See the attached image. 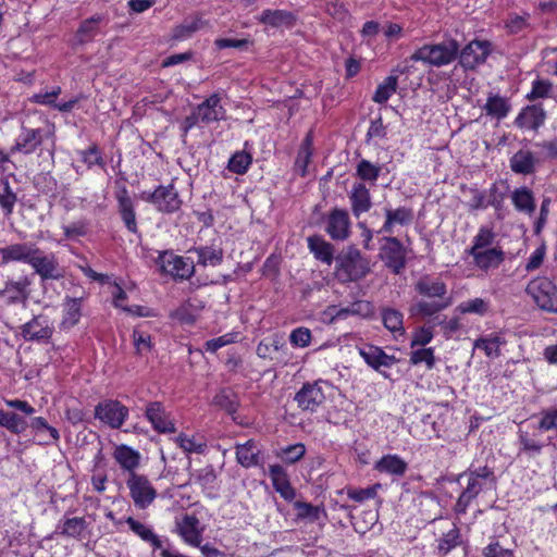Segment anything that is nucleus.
I'll use <instances>...</instances> for the list:
<instances>
[{
    "mask_svg": "<svg viewBox=\"0 0 557 557\" xmlns=\"http://www.w3.org/2000/svg\"><path fill=\"white\" fill-rule=\"evenodd\" d=\"M410 363L413 366L425 363L429 370L433 369L436 363L433 348H420L410 352Z\"/></svg>",
    "mask_w": 557,
    "mask_h": 557,
    "instance_id": "obj_54",
    "label": "nucleus"
},
{
    "mask_svg": "<svg viewBox=\"0 0 557 557\" xmlns=\"http://www.w3.org/2000/svg\"><path fill=\"white\" fill-rule=\"evenodd\" d=\"M351 211L356 218L368 212L372 207L370 190L363 183H355L349 194Z\"/></svg>",
    "mask_w": 557,
    "mask_h": 557,
    "instance_id": "obj_27",
    "label": "nucleus"
},
{
    "mask_svg": "<svg viewBox=\"0 0 557 557\" xmlns=\"http://www.w3.org/2000/svg\"><path fill=\"white\" fill-rule=\"evenodd\" d=\"M37 245L32 242L14 243L4 247H0L1 264L11 262H23L29 264Z\"/></svg>",
    "mask_w": 557,
    "mask_h": 557,
    "instance_id": "obj_19",
    "label": "nucleus"
},
{
    "mask_svg": "<svg viewBox=\"0 0 557 557\" xmlns=\"http://www.w3.org/2000/svg\"><path fill=\"white\" fill-rule=\"evenodd\" d=\"M29 265L34 269V274L39 275L41 283L49 280L58 281L64 276L54 253H46L38 246L29 261Z\"/></svg>",
    "mask_w": 557,
    "mask_h": 557,
    "instance_id": "obj_11",
    "label": "nucleus"
},
{
    "mask_svg": "<svg viewBox=\"0 0 557 557\" xmlns=\"http://www.w3.org/2000/svg\"><path fill=\"white\" fill-rule=\"evenodd\" d=\"M125 522L136 535H138L143 541L150 543L154 549H160L161 552L162 548H164L162 541L157 534H154L150 527L141 523L133 517H128Z\"/></svg>",
    "mask_w": 557,
    "mask_h": 557,
    "instance_id": "obj_40",
    "label": "nucleus"
},
{
    "mask_svg": "<svg viewBox=\"0 0 557 557\" xmlns=\"http://www.w3.org/2000/svg\"><path fill=\"white\" fill-rule=\"evenodd\" d=\"M115 199L117 201V212L127 231L133 234H139L136 220L135 205L125 186H122L115 193Z\"/></svg>",
    "mask_w": 557,
    "mask_h": 557,
    "instance_id": "obj_18",
    "label": "nucleus"
},
{
    "mask_svg": "<svg viewBox=\"0 0 557 557\" xmlns=\"http://www.w3.org/2000/svg\"><path fill=\"white\" fill-rule=\"evenodd\" d=\"M133 342L138 355H141L145 351H150L152 348L151 336L146 332L134 330Z\"/></svg>",
    "mask_w": 557,
    "mask_h": 557,
    "instance_id": "obj_62",
    "label": "nucleus"
},
{
    "mask_svg": "<svg viewBox=\"0 0 557 557\" xmlns=\"http://www.w3.org/2000/svg\"><path fill=\"white\" fill-rule=\"evenodd\" d=\"M334 270L341 283L358 282L371 272V263L355 245H349L336 255Z\"/></svg>",
    "mask_w": 557,
    "mask_h": 557,
    "instance_id": "obj_2",
    "label": "nucleus"
},
{
    "mask_svg": "<svg viewBox=\"0 0 557 557\" xmlns=\"http://www.w3.org/2000/svg\"><path fill=\"white\" fill-rule=\"evenodd\" d=\"M258 21L274 28H292L296 24L297 17L292 11L267 9L262 11Z\"/></svg>",
    "mask_w": 557,
    "mask_h": 557,
    "instance_id": "obj_26",
    "label": "nucleus"
},
{
    "mask_svg": "<svg viewBox=\"0 0 557 557\" xmlns=\"http://www.w3.org/2000/svg\"><path fill=\"white\" fill-rule=\"evenodd\" d=\"M294 509L297 511L296 520L307 523L319 522L322 518L326 519V510L323 505L315 506L306 502H294Z\"/></svg>",
    "mask_w": 557,
    "mask_h": 557,
    "instance_id": "obj_34",
    "label": "nucleus"
},
{
    "mask_svg": "<svg viewBox=\"0 0 557 557\" xmlns=\"http://www.w3.org/2000/svg\"><path fill=\"white\" fill-rule=\"evenodd\" d=\"M216 478L218 475L212 465H208L190 474V481L200 485L208 496H213Z\"/></svg>",
    "mask_w": 557,
    "mask_h": 557,
    "instance_id": "obj_39",
    "label": "nucleus"
},
{
    "mask_svg": "<svg viewBox=\"0 0 557 557\" xmlns=\"http://www.w3.org/2000/svg\"><path fill=\"white\" fill-rule=\"evenodd\" d=\"M82 161L88 166L98 165L100 168L106 166V162L100 153V150L96 144H92L88 149L79 152Z\"/></svg>",
    "mask_w": 557,
    "mask_h": 557,
    "instance_id": "obj_57",
    "label": "nucleus"
},
{
    "mask_svg": "<svg viewBox=\"0 0 557 557\" xmlns=\"http://www.w3.org/2000/svg\"><path fill=\"white\" fill-rule=\"evenodd\" d=\"M322 381L305 383L295 394L294 400L302 411L315 412L325 401V395L322 388Z\"/></svg>",
    "mask_w": 557,
    "mask_h": 557,
    "instance_id": "obj_14",
    "label": "nucleus"
},
{
    "mask_svg": "<svg viewBox=\"0 0 557 557\" xmlns=\"http://www.w3.org/2000/svg\"><path fill=\"white\" fill-rule=\"evenodd\" d=\"M397 89V77L387 76L382 84H380L372 97V100L376 103L383 104L387 102L391 96Z\"/></svg>",
    "mask_w": 557,
    "mask_h": 557,
    "instance_id": "obj_51",
    "label": "nucleus"
},
{
    "mask_svg": "<svg viewBox=\"0 0 557 557\" xmlns=\"http://www.w3.org/2000/svg\"><path fill=\"white\" fill-rule=\"evenodd\" d=\"M379 487H381L380 484H374L366 488H348L347 496L357 503H362L364 500L374 498Z\"/></svg>",
    "mask_w": 557,
    "mask_h": 557,
    "instance_id": "obj_59",
    "label": "nucleus"
},
{
    "mask_svg": "<svg viewBox=\"0 0 557 557\" xmlns=\"http://www.w3.org/2000/svg\"><path fill=\"white\" fill-rule=\"evenodd\" d=\"M325 233L337 242H344L350 236V218L346 209L333 208L324 216Z\"/></svg>",
    "mask_w": 557,
    "mask_h": 557,
    "instance_id": "obj_13",
    "label": "nucleus"
},
{
    "mask_svg": "<svg viewBox=\"0 0 557 557\" xmlns=\"http://www.w3.org/2000/svg\"><path fill=\"white\" fill-rule=\"evenodd\" d=\"M473 258L474 263L483 269H487V227L482 226L479 234L474 237L473 245L466 250Z\"/></svg>",
    "mask_w": 557,
    "mask_h": 557,
    "instance_id": "obj_32",
    "label": "nucleus"
},
{
    "mask_svg": "<svg viewBox=\"0 0 557 557\" xmlns=\"http://www.w3.org/2000/svg\"><path fill=\"white\" fill-rule=\"evenodd\" d=\"M16 200L17 197L10 186L9 178L0 177V207L7 215L13 212Z\"/></svg>",
    "mask_w": 557,
    "mask_h": 557,
    "instance_id": "obj_48",
    "label": "nucleus"
},
{
    "mask_svg": "<svg viewBox=\"0 0 557 557\" xmlns=\"http://www.w3.org/2000/svg\"><path fill=\"white\" fill-rule=\"evenodd\" d=\"M312 156L313 132L309 131L301 141L293 168L294 172L298 174L300 177H306L308 175V165L311 163Z\"/></svg>",
    "mask_w": 557,
    "mask_h": 557,
    "instance_id": "obj_25",
    "label": "nucleus"
},
{
    "mask_svg": "<svg viewBox=\"0 0 557 557\" xmlns=\"http://www.w3.org/2000/svg\"><path fill=\"white\" fill-rule=\"evenodd\" d=\"M129 409L117 399H103L95 406L94 417L102 424L117 430L124 424Z\"/></svg>",
    "mask_w": 557,
    "mask_h": 557,
    "instance_id": "obj_7",
    "label": "nucleus"
},
{
    "mask_svg": "<svg viewBox=\"0 0 557 557\" xmlns=\"http://www.w3.org/2000/svg\"><path fill=\"white\" fill-rule=\"evenodd\" d=\"M308 248L311 253H313L314 258L326 265H331L335 262V248L334 246L326 242L320 235L309 236L308 239Z\"/></svg>",
    "mask_w": 557,
    "mask_h": 557,
    "instance_id": "obj_28",
    "label": "nucleus"
},
{
    "mask_svg": "<svg viewBox=\"0 0 557 557\" xmlns=\"http://www.w3.org/2000/svg\"><path fill=\"white\" fill-rule=\"evenodd\" d=\"M0 426L5 428L13 434H21L26 431L28 423L25 418L17 413L0 408Z\"/></svg>",
    "mask_w": 557,
    "mask_h": 557,
    "instance_id": "obj_43",
    "label": "nucleus"
},
{
    "mask_svg": "<svg viewBox=\"0 0 557 557\" xmlns=\"http://www.w3.org/2000/svg\"><path fill=\"white\" fill-rule=\"evenodd\" d=\"M213 404L225 410L228 414H234L239 407V399L233 389L222 388L213 397Z\"/></svg>",
    "mask_w": 557,
    "mask_h": 557,
    "instance_id": "obj_42",
    "label": "nucleus"
},
{
    "mask_svg": "<svg viewBox=\"0 0 557 557\" xmlns=\"http://www.w3.org/2000/svg\"><path fill=\"white\" fill-rule=\"evenodd\" d=\"M196 112L200 117V122L210 124L225 119L226 111L221 106V97L212 94L203 102L197 106Z\"/></svg>",
    "mask_w": 557,
    "mask_h": 557,
    "instance_id": "obj_21",
    "label": "nucleus"
},
{
    "mask_svg": "<svg viewBox=\"0 0 557 557\" xmlns=\"http://www.w3.org/2000/svg\"><path fill=\"white\" fill-rule=\"evenodd\" d=\"M381 173V166L373 164L369 160L361 159L356 166V175L367 182L374 184Z\"/></svg>",
    "mask_w": 557,
    "mask_h": 557,
    "instance_id": "obj_52",
    "label": "nucleus"
},
{
    "mask_svg": "<svg viewBox=\"0 0 557 557\" xmlns=\"http://www.w3.org/2000/svg\"><path fill=\"white\" fill-rule=\"evenodd\" d=\"M459 51L460 46L456 39H446L438 44L423 45L410 55V60L441 67L454 62Z\"/></svg>",
    "mask_w": 557,
    "mask_h": 557,
    "instance_id": "obj_3",
    "label": "nucleus"
},
{
    "mask_svg": "<svg viewBox=\"0 0 557 557\" xmlns=\"http://www.w3.org/2000/svg\"><path fill=\"white\" fill-rule=\"evenodd\" d=\"M459 54L460 64L466 69H474L484 63L487 55V41L473 40Z\"/></svg>",
    "mask_w": 557,
    "mask_h": 557,
    "instance_id": "obj_22",
    "label": "nucleus"
},
{
    "mask_svg": "<svg viewBox=\"0 0 557 557\" xmlns=\"http://www.w3.org/2000/svg\"><path fill=\"white\" fill-rule=\"evenodd\" d=\"M311 332L309 329L300 326L295 329L289 335V342L293 346L305 348L311 343Z\"/></svg>",
    "mask_w": 557,
    "mask_h": 557,
    "instance_id": "obj_61",
    "label": "nucleus"
},
{
    "mask_svg": "<svg viewBox=\"0 0 557 557\" xmlns=\"http://www.w3.org/2000/svg\"><path fill=\"white\" fill-rule=\"evenodd\" d=\"M416 293L422 297L409 308L411 317L431 318L453 305V297L448 295L447 285L440 278L422 275L414 283Z\"/></svg>",
    "mask_w": 557,
    "mask_h": 557,
    "instance_id": "obj_1",
    "label": "nucleus"
},
{
    "mask_svg": "<svg viewBox=\"0 0 557 557\" xmlns=\"http://www.w3.org/2000/svg\"><path fill=\"white\" fill-rule=\"evenodd\" d=\"M44 140V132L40 128L27 127L22 124L21 133L17 136L11 152H22L24 154L33 153Z\"/></svg>",
    "mask_w": 557,
    "mask_h": 557,
    "instance_id": "obj_20",
    "label": "nucleus"
},
{
    "mask_svg": "<svg viewBox=\"0 0 557 557\" xmlns=\"http://www.w3.org/2000/svg\"><path fill=\"white\" fill-rule=\"evenodd\" d=\"M536 305L545 311L557 312V287L547 277H539L528 285Z\"/></svg>",
    "mask_w": 557,
    "mask_h": 557,
    "instance_id": "obj_10",
    "label": "nucleus"
},
{
    "mask_svg": "<svg viewBox=\"0 0 557 557\" xmlns=\"http://www.w3.org/2000/svg\"><path fill=\"white\" fill-rule=\"evenodd\" d=\"M87 528V521L84 517L67 518L64 517L55 528V534L81 539Z\"/></svg>",
    "mask_w": 557,
    "mask_h": 557,
    "instance_id": "obj_35",
    "label": "nucleus"
},
{
    "mask_svg": "<svg viewBox=\"0 0 557 557\" xmlns=\"http://www.w3.org/2000/svg\"><path fill=\"white\" fill-rule=\"evenodd\" d=\"M383 325L392 333L405 334L404 314L394 308H383L381 311Z\"/></svg>",
    "mask_w": 557,
    "mask_h": 557,
    "instance_id": "obj_44",
    "label": "nucleus"
},
{
    "mask_svg": "<svg viewBox=\"0 0 557 557\" xmlns=\"http://www.w3.org/2000/svg\"><path fill=\"white\" fill-rule=\"evenodd\" d=\"M306 454V447L301 443L288 445L277 455L284 462L293 465L299 461Z\"/></svg>",
    "mask_w": 557,
    "mask_h": 557,
    "instance_id": "obj_55",
    "label": "nucleus"
},
{
    "mask_svg": "<svg viewBox=\"0 0 557 557\" xmlns=\"http://www.w3.org/2000/svg\"><path fill=\"white\" fill-rule=\"evenodd\" d=\"M141 199L153 205L159 212L171 214L182 207V199L173 184L159 185L153 191H143Z\"/></svg>",
    "mask_w": 557,
    "mask_h": 557,
    "instance_id": "obj_6",
    "label": "nucleus"
},
{
    "mask_svg": "<svg viewBox=\"0 0 557 557\" xmlns=\"http://www.w3.org/2000/svg\"><path fill=\"white\" fill-rule=\"evenodd\" d=\"M156 262L159 264L161 272L170 275L174 281H186L195 274L194 261L175 255L171 250L161 251Z\"/></svg>",
    "mask_w": 557,
    "mask_h": 557,
    "instance_id": "obj_4",
    "label": "nucleus"
},
{
    "mask_svg": "<svg viewBox=\"0 0 557 557\" xmlns=\"http://www.w3.org/2000/svg\"><path fill=\"white\" fill-rule=\"evenodd\" d=\"M437 542V553L444 557L454 548L462 544L460 530L457 527H454L448 532L444 533Z\"/></svg>",
    "mask_w": 557,
    "mask_h": 557,
    "instance_id": "obj_45",
    "label": "nucleus"
},
{
    "mask_svg": "<svg viewBox=\"0 0 557 557\" xmlns=\"http://www.w3.org/2000/svg\"><path fill=\"white\" fill-rule=\"evenodd\" d=\"M385 222L380 232L392 233L395 224L409 225L413 220V210L408 207L385 208Z\"/></svg>",
    "mask_w": 557,
    "mask_h": 557,
    "instance_id": "obj_33",
    "label": "nucleus"
},
{
    "mask_svg": "<svg viewBox=\"0 0 557 557\" xmlns=\"http://www.w3.org/2000/svg\"><path fill=\"white\" fill-rule=\"evenodd\" d=\"M53 326L49 324L47 317L34 315L33 319L21 326V335L26 342L48 344L53 335Z\"/></svg>",
    "mask_w": 557,
    "mask_h": 557,
    "instance_id": "obj_15",
    "label": "nucleus"
},
{
    "mask_svg": "<svg viewBox=\"0 0 557 557\" xmlns=\"http://www.w3.org/2000/svg\"><path fill=\"white\" fill-rule=\"evenodd\" d=\"M546 120V112L541 104L524 107L515 120L519 128L537 131Z\"/></svg>",
    "mask_w": 557,
    "mask_h": 557,
    "instance_id": "obj_23",
    "label": "nucleus"
},
{
    "mask_svg": "<svg viewBox=\"0 0 557 557\" xmlns=\"http://www.w3.org/2000/svg\"><path fill=\"white\" fill-rule=\"evenodd\" d=\"M62 324L69 327L76 325L82 317V298L66 297Z\"/></svg>",
    "mask_w": 557,
    "mask_h": 557,
    "instance_id": "obj_46",
    "label": "nucleus"
},
{
    "mask_svg": "<svg viewBox=\"0 0 557 557\" xmlns=\"http://www.w3.org/2000/svg\"><path fill=\"white\" fill-rule=\"evenodd\" d=\"M511 110V103L508 98L498 95L490 96V116L502 120Z\"/></svg>",
    "mask_w": 557,
    "mask_h": 557,
    "instance_id": "obj_53",
    "label": "nucleus"
},
{
    "mask_svg": "<svg viewBox=\"0 0 557 557\" xmlns=\"http://www.w3.org/2000/svg\"><path fill=\"white\" fill-rule=\"evenodd\" d=\"M552 87L553 85L548 81L536 79L533 82L532 90L528 94L527 98L531 101L539 98H546L548 97Z\"/></svg>",
    "mask_w": 557,
    "mask_h": 557,
    "instance_id": "obj_63",
    "label": "nucleus"
},
{
    "mask_svg": "<svg viewBox=\"0 0 557 557\" xmlns=\"http://www.w3.org/2000/svg\"><path fill=\"white\" fill-rule=\"evenodd\" d=\"M113 457L122 469L128 471V474L135 472L140 462L139 453L124 444L115 448Z\"/></svg>",
    "mask_w": 557,
    "mask_h": 557,
    "instance_id": "obj_38",
    "label": "nucleus"
},
{
    "mask_svg": "<svg viewBox=\"0 0 557 557\" xmlns=\"http://www.w3.org/2000/svg\"><path fill=\"white\" fill-rule=\"evenodd\" d=\"M235 454L237 462L244 468L257 467L260 465V449L253 440L244 444H236Z\"/></svg>",
    "mask_w": 557,
    "mask_h": 557,
    "instance_id": "obj_30",
    "label": "nucleus"
},
{
    "mask_svg": "<svg viewBox=\"0 0 557 557\" xmlns=\"http://www.w3.org/2000/svg\"><path fill=\"white\" fill-rule=\"evenodd\" d=\"M358 351L364 362L385 379H389L386 370L398 362L395 356L387 355L382 347L375 345H363L358 348Z\"/></svg>",
    "mask_w": 557,
    "mask_h": 557,
    "instance_id": "obj_12",
    "label": "nucleus"
},
{
    "mask_svg": "<svg viewBox=\"0 0 557 557\" xmlns=\"http://www.w3.org/2000/svg\"><path fill=\"white\" fill-rule=\"evenodd\" d=\"M540 431H557V408L542 411L539 422Z\"/></svg>",
    "mask_w": 557,
    "mask_h": 557,
    "instance_id": "obj_64",
    "label": "nucleus"
},
{
    "mask_svg": "<svg viewBox=\"0 0 557 557\" xmlns=\"http://www.w3.org/2000/svg\"><path fill=\"white\" fill-rule=\"evenodd\" d=\"M33 278L29 275L8 277L0 288V298L8 306L21 305L26 308L32 296Z\"/></svg>",
    "mask_w": 557,
    "mask_h": 557,
    "instance_id": "obj_5",
    "label": "nucleus"
},
{
    "mask_svg": "<svg viewBox=\"0 0 557 557\" xmlns=\"http://www.w3.org/2000/svg\"><path fill=\"white\" fill-rule=\"evenodd\" d=\"M486 467L482 468V473L479 472H472L470 474H463L460 475L459 480H467V486L463 490V493H466L470 498H475L478 494L482 491L483 487V481L487 476V472H485Z\"/></svg>",
    "mask_w": 557,
    "mask_h": 557,
    "instance_id": "obj_49",
    "label": "nucleus"
},
{
    "mask_svg": "<svg viewBox=\"0 0 557 557\" xmlns=\"http://www.w3.org/2000/svg\"><path fill=\"white\" fill-rule=\"evenodd\" d=\"M207 25V22L201 17L186 18L173 30V37L175 39H184L190 37L194 33L200 30Z\"/></svg>",
    "mask_w": 557,
    "mask_h": 557,
    "instance_id": "obj_47",
    "label": "nucleus"
},
{
    "mask_svg": "<svg viewBox=\"0 0 557 557\" xmlns=\"http://www.w3.org/2000/svg\"><path fill=\"white\" fill-rule=\"evenodd\" d=\"M456 311L465 314V313H475V314H480V315H483L486 310H487V307H486V302L484 299L482 298H474V299H469V300H466V301H462L460 302L456 309Z\"/></svg>",
    "mask_w": 557,
    "mask_h": 557,
    "instance_id": "obj_56",
    "label": "nucleus"
},
{
    "mask_svg": "<svg viewBox=\"0 0 557 557\" xmlns=\"http://www.w3.org/2000/svg\"><path fill=\"white\" fill-rule=\"evenodd\" d=\"M374 469L382 473L401 476L407 471L408 465L397 455H385L375 462Z\"/></svg>",
    "mask_w": 557,
    "mask_h": 557,
    "instance_id": "obj_37",
    "label": "nucleus"
},
{
    "mask_svg": "<svg viewBox=\"0 0 557 557\" xmlns=\"http://www.w3.org/2000/svg\"><path fill=\"white\" fill-rule=\"evenodd\" d=\"M175 443L180 448H182L185 453L188 454H202L205 453L207 447L205 443H197L194 437H189L183 433L175 438Z\"/></svg>",
    "mask_w": 557,
    "mask_h": 557,
    "instance_id": "obj_58",
    "label": "nucleus"
},
{
    "mask_svg": "<svg viewBox=\"0 0 557 557\" xmlns=\"http://www.w3.org/2000/svg\"><path fill=\"white\" fill-rule=\"evenodd\" d=\"M126 485L135 507L146 509L157 497V491L144 474L132 472L128 474Z\"/></svg>",
    "mask_w": 557,
    "mask_h": 557,
    "instance_id": "obj_9",
    "label": "nucleus"
},
{
    "mask_svg": "<svg viewBox=\"0 0 557 557\" xmlns=\"http://www.w3.org/2000/svg\"><path fill=\"white\" fill-rule=\"evenodd\" d=\"M510 169L516 174L530 175L535 172L539 160L530 150L520 149L510 158Z\"/></svg>",
    "mask_w": 557,
    "mask_h": 557,
    "instance_id": "obj_31",
    "label": "nucleus"
},
{
    "mask_svg": "<svg viewBox=\"0 0 557 557\" xmlns=\"http://www.w3.org/2000/svg\"><path fill=\"white\" fill-rule=\"evenodd\" d=\"M189 252L197 255V263L202 267H216L222 263L224 257L223 249L214 245L194 247Z\"/></svg>",
    "mask_w": 557,
    "mask_h": 557,
    "instance_id": "obj_36",
    "label": "nucleus"
},
{
    "mask_svg": "<svg viewBox=\"0 0 557 557\" xmlns=\"http://www.w3.org/2000/svg\"><path fill=\"white\" fill-rule=\"evenodd\" d=\"M205 528L200 525L199 519L195 515H184L175 523V531L182 540L193 546H199L202 543V533Z\"/></svg>",
    "mask_w": 557,
    "mask_h": 557,
    "instance_id": "obj_17",
    "label": "nucleus"
},
{
    "mask_svg": "<svg viewBox=\"0 0 557 557\" xmlns=\"http://www.w3.org/2000/svg\"><path fill=\"white\" fill-rule=\"evenodd\" d=\"M35 187L42 194H50L57 188V181L50 173H39L34 177Z\"/></svg>",
    "mask_w": 557,
    "mask_h": 557,
    "instance_id": "obj_60",
    "label": "nucleus"
},
{
    "mask_svg": "<svg viewBox=\"0 0 557 557\" xmlns=\"http://www.w3.org/2000/svg\"><path fill=\"white\" fill-rule=\"evenodd\" d=\"M274 490L287 502H292L296 496V490L292 486L285 469L281 465H271L269 467Z\"/></svg>",
    "mask_w": 557,
    "mask_h": 557,
    "instance_id": "obj_24",
    "label": "nucleus"
},
{
    "mask_svg": "<svg viewBox=\"0 0 557 557\" xmlns=\"http://www.w3.org/2000/svg\"><path fill=\"white\" fill-rule=\"evenodd\" d=\"M145 417L150 422L152 429L160 434L174 433L175 423L171 413L165 410L161 401H150L145 409Z\"/></svg>",
    "mask_w": 557,
    "mask_h": 557,
    "instance_id": "obj_16",
    "label": "nucleus"
},
{
    "mask_svg": "<svg viewBox=\"0 0 557 557\" xmlns=\"http://www.w3.org/2000/svg\"><path fill=\"white\" fill-rule=\"evenodd\" d=\"M511 200L519 212L532 215L535 211V198L533 191L528 187H520L512 191Z\"/></svg>",
    "mask_w": 557,
    "mask_h": 557,
    "instance_id": "obj_41",
    "label": "nucleus"
},
{
    "mask_svg": "<svg viewBox=\"0 0 557 557\" xmlns=\"http://www.w3.org/2000/svg\"><path fill=\"white\" fill-rule=\"evenodd\" d=\"M383 242L379 253L380 259L394 274H400L407 263L406 247L394 236H386Z\"/></svg>",
    "mask_w": 557,
    "mask_h": 557,
    "instance_id": "obj_8",
    "label": "nucleus"
},
{
    "mask_svg": "<svg viewBox=\"0 0 557 557\" xmlns=\"http://www.w3.org/2000/svg\"><path fill=\"white\" fill-rule=\"evenodd\" d=\"M251 163L252 157L250 153L237 151L230 158L227 169L232 173L243 175L248 171Z\"/></svg>",
    "mask_w": 557,
    "mask_h": 557,
    "instance_id": "obj_50",
    "label": "nucleus"
},
{
    "mask_svg": "<svg viewBox=\"0 0 557 557\" xmlns=\"http://www.w3.org/2000/svg\"><path fill=\"white\" fill-rule=\"evenodd\" d=\"M103 20L104 18L101 14H96L89 18L84 20L75 33L73 45L83 46L92 41L94 38L99 34V24Z\"/></svg>",
    "mask_w": 557,
    "mask_h": 557,
    "instance_id": "obj_29",
    "label": "nucleus"
}]
</instances>
